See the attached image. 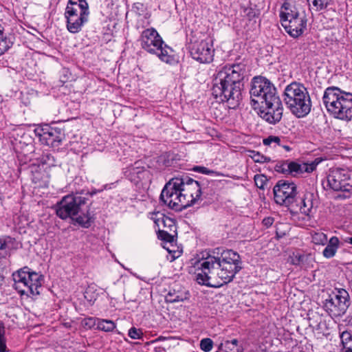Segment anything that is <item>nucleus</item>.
<instances>
[{
  "label": "nucleus",
  "mask_w": 352,
  "mask_h": 352,
  "mask_svg": "<svg viewBox=\"0 0 352 352\" xmlns=\"http://www.w3.org/2000/svg\"><path fill=\"white\" fill-rule=\"evenodd\" d=\"M89 14L88 3L85 0H69L65 12L69 32H78L88 21Z\"/></svg>",
  "instance_id": "10"
},
{
  "label": "nucleus",
  "mask_w": 352,
  "mask_h": 352,
  "mask_svg": "<svg viewBox=\"0 0 352 352\" xmlns=\"http://www.w3.org/2000/svg\"><path fill=\"white\" fill-rule=\"evenodd\" d=\"M188 298V293L179 291H170L166 296V300L168 302H182Z\"/></svg>",
  "instance_id": "28"
},
{
  "label": "nucleus",
  "mask_w": 352,
  "mask_h": 352,
  "mask_svg": "<svg viewBox=\"0 0 352 352\" xmlns=\"http://www.w3.org/2000/svg\"><path fill=\"white\" fill-rule=\"evenodd\" d=\"M4 29L0 24V54L6 52L12 45L11 41L4 34Z\"/></svg>",
  "instance_id": "29"
},
{
  "label": "nucleus",
  "mask_w": 352,
  "mask_h": 352,
  "mask_svg": "<svg viewBox=\"0 0 352 352\" xmlns=\"http://www.w3.org/2000/svg\"><path fill=\"white\" fill-rule=\"evenodd\" d=\"M96 328L104 331H110V320L97 319Z\"/></svg>",
  "instance_id": "39"
},
{
  "label": "nucleus",
  "mask_w": 352,
  "mask_h": 352,
  "mask_svg": "<svg viewBox=\"0 0 352 352\" xmlns=\"http://www.w3.org/2000/svg\"><path fill=\"white\" fill-rule=\"evenodd\" d=\"M289 259L292 264L295 265H300L303 264L305 260L306 259V256L299 253H293L292 255L289 256Z\"/></svg>",
  "instance_id": "35"
},
{
  "label": "nucleus",
  "mask_w": 352,
  "mask_h": 352,
  "mask_svg": "<svg viewBox=\"0 0 352 352\" xmlns=\"http://www.w3.org/2000/svg\"><path fill=\"white\" fill-rule=\"evenodd\" d=\"M90 290V289H87L85 292V298H87V295L89 293V291Z\"/></svg>",
  "instance_id": "49"
},
{
  "label": "nucleus",
  "mask_w": 352,
  "mask_h": 352,
  "mask_svg": "<svg viewBox=\"0 0 352 352\" xmlns=\"http://www.w3.org/2000/svg\"><path fill=\"white\" fill-rule=\"evenodd\" d=\"M180 190L186 201V208L196 204L201 197V190L198 182L188 177H181Z\"/></svg>",
  "instance_id": "16"
},
{
  "label": "nucleus",
  "mask_w": 352,
  "mask_h": 352,
  "mask_svg": "<svg viewBox=\"0 0 352 352\" xmlns=\"http://www.w3.org/2000/svg\"><path fill=\"white\" fill-rule=\"evenodd\" d=\"M12 239L11 237L0 238V257L6 256L11 248Z\"/></svg>",
  "instance_id": "30"
},
{
  "label": "nucleus",
  "mask_w": 352,
  "mask_h": 352,
  "mask_svg": "<svg viewBox=\"0 0 352 352\" xmlns=\"http://www.w3.org/2000/svg\"><path fill=\"white\" fill-rule=\"evenodd\" d=\"M141 46L150 54L157 55L166 63H171L174 58L172 50L162 41V37L154 28L144 30L141 35Z\"/></svg>",
  "instance_id": "7"
},
{
  "label": "nucleus",
  "mask_w": 352,
  "mask_h": 352,
  "mask_svg": "<svg viewBox=\"0 0 352 352\" xmlns=\"http://www.w3.org/2000/svg\"><path fill=\"white\" fill-rule=\"evenodd\" d=\"M246 10H248V14L250 16H254V13L252 12V9H247Z\"/></svg>",
  "instance_id": "46"
},
{
  "label": "nucleus",
  "mask_w": 352,
  "mask_h": 352,
  "mask_svg": "<svg viewBox=\"0 0 352 352\" xmlns=\"http://www.w3.org/2000/svg\"><path fill=\"white\" fill-rule=\"evenodd\" d=\"M252 159L257 163H265L270 161V158L266 156H264L259 153L258 152H252V155H251Z\"/></svg>",
  "instance_id": "40"
},
{
  "label": "nucleus",
  "mask_w": 352,
  "mask_h": 352,
  "mask_svg": "<svg viewBox=\"0 0 352 352\" xmlns=\"http://www.w3.org/2000/svg\"><path fill=\"white\" fill-rule=\"evenodd\" d=\"M111 329H112L113 327H115V325L112 321L111 322Z\"/></svg>",
  "instance_id": "50"
},
{
  "label": "nucleus",
  "mask_w": 352,
  "mask_h": 352,
  "mask_svg": "<svg viewBox=\"0 0 352 352\" xmlns=\"http://www.w3.org/2000/svg\"><path fill=\"white\" fill-rule=\"evenodd\" d=\"M38 164L43 167H45L46 170L49 171L50 168L55 166L56 160L54 156H52L51 154L45 153L42 156Z\"/></svg>",
  "instance_id": "31"
},
{
  "label": "nucleus",
  "mask_w": 352,
  "mask_h": 352,
  "mask_svg": "<svg viewBox=\"0 0 352 352\" xmlns=\"http://www.w3.org/2000/svg\"><path fill=\"white\" fill-rule=\"evenodd\" d=\"M340 246V240L337 236H332L322 252V255L327 258L333 257Z\"/></svg>",
  "instance_id": "23"
},
{
  "label": "nucleus",
  "mask_w": 352,
  "mask_h": 352,
  "mask_svg": "<svg viewBox=\"0 0 352 352\" xmlns=\"http://www.w3.org/2000/svg\"><path fill=\"white\" fill-rule=\"evenodd\" d=\"M280 17L282 25L292 37H298L306 29L307 19L305 11L293 1H286L283 4Z\"/></svg>",
  "instance_id": "6"
},
{
  "label": "nucleus",
  "mask_w": 352,
  "mask_h": 352,
  "mask_svg": "<svg viewBox=\"0 0 352 352\" xmlns=\"http://www.w3.org/2000/svg\"><path fill=\"white\" fill-rule=\"evenodd\" d=\"M322 162L320 158H316L311 162L298 164L294 162H289V174L296 176L298 174L311 173L314 171L316 166Z\"/></svg>",
  "instance_id": "20"
},
{
  "label": "nucleus",
  "mask_w": 352,
  "mask_h": 352,
  "mask_svg": "<svg viewBox=\"0 0 352 352\" xmlns=\"http://www.w3.org/2000/svg\"><path fill=\"white\" fill-rule=\"evenodd\" d=\"M267 177L263 175H256L254 176L255 184L259 188L263 189L267 184Z\"/></svg>",
  "instance_id": "41"
},
{
  "label": "nucleus",
  "mask_w": 352,
  "mask_h": 352,
  "mask_svg": "<svg viewBox=\"0 0 352 352\" xmlns=\"http://www.w3.org/2000/svg\"><path fill=\"white\" fill-rule=\"evenodd\" d=\"M261 118L270 124L278 122L283 116V108L280 98L277 101H269L257 107Z\"/></svg>",
  "instance_id": "17"
},
{
  "label": "nucleus",
  "mask_w": 352,
  "mask_h": 352,
  "mask_svg": "<svg viewBox=\"0 0 352 352\" xmlns=\"http://www.w3.org/2000/svg\"><path fill=\"white\" fill-rule=\"evenodd\" d=\"M310 10L315 12H320L328 9L333 6L334 2L333 0H307Z\"/></svg>",
  "instance_id": "26"
},
{
  "label": "nucleus",
  "mask_w": 352,
  "mask_h": 352,
  "mask_svg": "<svg viewBox=\"0 0 352 352\" xmlns=\"http://www.w3.org/2000/svg\"><path fill=\"white\" fill-rule=\"evenodd\" d=\"M314 194L307 192L304 195L300 201V210L302 213L309 215L314 208Z\"/></svg>",
  "instance_id": "24"
},
{
  "label": "nucleus",
  "mask_w": 352,
  "mask_h": 352,
  "mask_svg": "<svg viewBox=\"0 0 352 352\" xmlns=\"http://www.w3.org/2000/svg\"><path fill=\"white\" fill-rule=\"evenodd\" d=\"M239 254L232 250L223 251L220 256L207 254L195 263L198 283L219 287L231 282L241 270Z\"/></svg>",
  "instance_id": "1"
},
{
  "label": "nucleus",
  "mask_w": 352,
  "mask_h": 352,
  "mask_svg": "<svg viewBox=\"0 0 352 352\" xmlns=\"http://www.w3.org/2000/svg\"><path fill=\"white\" fill-rule=\"evenodd\" d=\"M34 132L43 144L55 147L60 142L59 132L48 125L37 126L34 129Z\"/></svg>",
  "instance_id": "18"
},
{
  "label": "nucleus",
  "mask_w": 352,
  "mask_h": 352,
  "mask_svg": "<svg viewBox=\"0 0 352 352\" xmlns=\"http://www.w3.org/2000/svg\"><path fill=\"white\" fill-rule=\"evenodd\" d=\"M345 241L352 245V237H348L345 239Z\"/></svg>",
  "instance_id": "47"
},
{
  "label": "nucleus",
  "mask_w": 352,
  "mask_h": 352,
  "mask_svg": "<svg viewBox=\"0 0 352 352\" xmlns=\"http://www.w3.org/2000/svg\"><path fill=\"white\" fill-rule=\"evenodd\" d=\"M12 276L14 287L21 295L30 296L39 294L43 283L42 275L24 267L14 272Z\"/></svg>",
  "instance_id": "8"
},
{
  "label": "nucleus",
  "mask_w": 352,
  "mask_h": 352,
  "mask_svg": "<svg viewBox=\"0 0 352 352\" xmlns=\"http://www.w3.org/2000/svg\"><path fill=\"white\" fill-rule=\"evenodd\" d=\"M6 331L3 324L0 321V352L7 351Z\"/></svg>",
  "instance_id": "33"
},
{
  "label": "nucleus",
  "mask_w": 352,
  "mask_h": 352,
  "mask_svg": "<svg viewBox=\"0 0 352 352\" xmlns=\"http://www.w3.org/2000/svg\"><path fill=\"white\" fill-rule=\"evenodd\" d=\"M143 335L140 329L132 327L129 330V336L132 339H140Z\"/></svg>",
  "instance_id": "42"
},
{
  "label": "nucleus",
  "mask_w": 352,
  "mask_h": 352,
  "mask_svg": "<svg viewBox=\"0 0 352 352\" xmlns=\"http://www.w3.org/2000/svg\"><path fill=\"white\" fill-rule=\"evenodd\" d=\"M289 162H283L276 165L275 170L283 174H289Z\"/></svg>",
  "instance_id": "38"
},
{
  "label": "nucleus",
  "mask_w": 352,
  "mask_h": 352,
  "mask_svg": "<svg viewBox=\"0 0 352 352\" xmlns=\"http://www.w3.org/2000/svg\"><path fill=\"white\" fill-rule=\"evenodd\" d=\"M322 100L327 110L335 118L352 120V91L329 87L325 89Z\"/></svg>",
  "instance_id": "4"
},
{
  "label": "nucleus",
  "mask_w": 352,
  "mask_h": 352,
  "mask_svg": "<svg viewBox=\"0 0 352 352\" xmlns=\"http://www.w3.org/2000/svg\"><path fill=\"white\" fill-rule=\"evenodd\" d=\"M263 142L266 146H276V145L279 146L280 143V138L278 136L270 135L267 138H265L263 140Z\"/></svg>",
  "instance_id": "37"
},
{
  "label": "nucleus",
  "mask_w": 352,
  "mask_h": 352,
  "mask_svg": "<svg viewBox=\"0 0 352 352\" xmlns=\"http://www.w3.org/2000/svg\"><path fill=\"white\" fill-rule=\"evenodd\" d=\"M3 280V278L1 275H0V285L2 284Z\"/></svg>",
  "instance_id": "48"
},
{
  "label": "nucleus",
  "mask_w": 352,
  "mask_h": 352,
  "mask_svg": "<svg viewBox=\"0 0 352 352\" xmlns=\"http://www.w3.org/2000/svg\"><path fill=\"white\" fill-rule=\"evenodd\" d=\"M97 319L89 318L83 321V325L87 328H91L96 326Z\"/></svg>",
  "instance_id": "44"
},
{
  "label": "nucleus",
  "mask_w": 352,
  "mask_h": 352,
  "mask_svg": "<svg viewBox=\"0 0 352 352\" xmlns=\"http://www.w3.org/2000/svg\"><path fill=\"white\" fill-rule=\"evenodd\" d=\"M190 53L192 58L199 63L211 62L214 56L212 41L207 38L192 43L190 46Z\"/></svg>",
  "instance_id": "14"
},
{
  "label": "nucleus",
  "mask_w": 352,
  "mask_h": 352,
  "mask_svg": "<svg viewBox=\"0 0 352 352\" xmlns=\"http://www.w3.org/2000/svg\"><path fill=\"white\" fill-rule=\"evenodd\" d=\"M275 201L280 205L289 206L294 203L297 195L296 186L294 183L280 181L274 187Z\"/></svg>",
  "instance_id": "15"
},
{
  "label": "nucleus",
  "mask_w": 352,
  "mask_h": 352,
  "mask_svg": "<svg viewBox=\"0 0 352 352\" xmlns=\"http://www.w3.org/2000/svg\"><path fill=\"white\" fill-rule=\"evenodd\" d=\"M349 305V293L344 289H339L326 300L324 308L332 317H339L345 314Z\"/></svg>",
  "instance_id": "13"
},
{
  "label": "nucleus",
  "mask_w": 352,
  "mask_h": 352,
  "mask_svg": "<svg viewBox=\"0 0 352 352\" xmlns=\"http://www.w3.org/2000/svg\"><path fill=\"white\" fill-rule=\"evenodd\" d=\"M327 184L332 190L348 193L344 197H349L352 194V173L343 168L331 170L327 176Z\"/></svg>",
  "instance_id": "12"
},
{
  "label": "nucleus",
  "mask_w": 352,
  "mask_h": 352,
  "mask_svg": "<svg viewBox=\"0 0 352 352\" xmlns=\"http://www.w3.org/2000/svg\"><path fill=\"white\" fill-rule=\"evenodd\" d=\"M140 164L141 162H136L133 165L129 167L125 172L129 179L135 184H138L149 175L148 171L145 170Z\"/></svg>",
  "instance_id": "21"
},
{
  "label": "nucleus",
  "mask_w": 352,
  "mask_h": 352,
  "mask_svg": "<svg viewBox=\"0 0 352 352\" xmlns=\"http://www.w3.org/2000/svg\"><path fill=\"white\" fill-rule=\"evenodd\" d=\"M149 217L157 226L158 233L161 232V230H167L175 229V224L173 220L166 217L163 213L160 212H152L149 214Z\"/></svg>",
  "instance_id": "22"
},
{
  "label": "nucleus",
  "mask_w": 352,
  "mask_h": 352,
  "mask_svg": "<svg viewBox=\"0 0 352 352\" xmlns=\"http://www.w3.org/2000/svg\"><path fill=\"white\" fill-rule=\"evenodd\" d=\"M263 221L265 222V223L266 225H268V224H269V225H271V224L272 223V219H270V218H268V219H264V221Z\"/></svg>",
  "instance_id": "45"
},
{
  "label": "nucleus",
  "mask_w": 352,
  "mask_h": 352,
  "mask_svg": "<svg viewBox=\"0 0 352 352\" xmlns=\"http://www.w3.org/2000/svg\"><path fill=\"white\" fill-rule=\"evenodd\" d=\"M283 100L287 107L297 118H303L311 111V97L303 84L293 82L286 86Z\"/></svg>",
  "instance_id": "5"
},
{
  "label": "nucleus",
  "mask_w": 352,
  "mask_h": 352,
  "mask_svg": "<svg viewBox=\"0 0 352 352\" xmlns=\"http://www.w3.org/2000/svg\"><path fill=\"white\" fill-rule=\"evenodd\" d=\"M250 95L252 105L254 109L269 101L276 102L279 98L274 85L263 76H256L252 78Z\"/></svg>",
  "instance_id": "9"
},
{
  "label": "nucleus",
  "mask_w": 352,
  "mask_h": 352,
  "mask_svg": "<svg viewBox=\"0 0 352 352\" xmlns=\"http://www.w3.org/2000/svg\"><path fill=\"white\" fill-rule=\"evenodd\" d=\"M56 212L62 219L71 218L76 223L88 228L91 216L85 197L78 195H68L62 198L56 206Z\"/></svg>",
  "instance_id": "3"
},
{
  "label": "nucleus",
  "mask_w": 352,
  "mask_h": 352,
  "mask_svg": "<svg viewBox=\"0 0 352 352\" xmlns=\"http://www.w3.org/2000/svg\"><path fill=\"white\" fill-rule=\"evenodd\" d=\"M342 349L340 352H352V332L344 331L340 333Z\"/></svg>",
  "instance_id": "27"
},
{
  "label": "nucleus",
  "mask_w": 352,
  "mask_h": 352,
  "mask_svg": "<svg viewBox=\"0 0 352 352\" xmlns=\"http://www.w3.org/2000/svg\"><path fill=\"white\" fill-rule=\"evenodd\" d=\"M32 180L39 186H46L49 183V171L40 164H32L30 167Z\"/></svg>",
  "instance_id": "19"
},
{
  "label": "nucleus",
  "mask_w": 352,
  "mask_h": 352,
  "mask_svg": "<svg viewBox=\"0 0 352 352\" xmlns=\"http://www.w3.org/2000/svg\"><path fill=\"white\" fill-rule=\"evenodd\" d=\"M216 352H243V349L238 344V340L233 339L220 344Z\"/></svg>",
  "instance_id": "25"
},
{
  "label": "nucleus",
  "mask_w": 352,
  "mask_h": 352,
  "mask_svg": "<svg viewBox=\"0 0 352 352\" xmlns=\"http://www.w3.org/2000/svg\"><path fill=\"white\" fill-rule=\"evenodd\" d=\"M213 341L210 338H203L200 341V349L204 352H209L213 347Z\"/></svg>",
  "instance_id": "36"
},
{
  "label": "nucleus",
  "mask_w": 352,
  "mask_h": 352,
  "mask_svg": "<svg viewBox=\"0 0 352 352\" xmlns=\"http://www.w3.org/2000/svg\"><path fill=\"white\" fill-rule=\"evenodd\" d=\"M192 170L195 172L200 173L205 175H212L215 173L214 170H210L204 166H196L193 167Z\"/></svg>",
  "instance_id": "43"
},
{
  "label": "nucleus",
  "mask_w": 352,
  "mask_h": 352,
  "mask_svg": "<svg viewBox=\"0 0 352 352\" xmlns=\"http://www.w3.org/2000/svg\"><path fill=\"white\" fill-rule=\"evenodd\" d=\"M176 228L173 230H161L159 234V237L165 241L173 242L174 241Z\"/></svg>",
  "instance_id": "32"
},
{
  "label": "nucleus",
  "mask_w": 352,
  "mask_h": 352,
  "mask_svg": "<svg viewBox=\"0 0 352 352\" xmlns=\"http://www.w3.org/2000/svg\"><path fill=\"white\" fill-rule=\"evenodd\" d=\"M180 177L173 178L164 187L160 199L169 208L176 210L186 208V201L180 190Z\"/></svg>",
  "instance_id": "11"
},
{
  "label": "nucleus",
  "mask_w": 352,
  "mask_h": 352,
  "mask_svg": "<svg viewBox=\"0 0 352 352\" xmlns=\"http://www.w3.org/2000/svg\"><path fill=\"white\" fill-rule=\"evenodd\" d=\"M312 241L316 245H324L327 242V236L322 232H315L312 235Z\"/></svg>",
  "instance_id": "34"
},
{
  "label": "nucleus",
  "mask_w": 352,
  "mask_h": 352,
  "mask_svg": "<svg viewBox=\"0 0 352 352\" xmlns=\"http://www.w3.org/2000/svg\"><path fill=\"white\" fill-rule=\"evenodd\" d=\"M246 74V65L243 63L225 66L214 76L212 85V94L221 100L230 101L237 105L241 99L243 80Z\"/></svg>",
  "instance_id": "2"
}]
</instances>
